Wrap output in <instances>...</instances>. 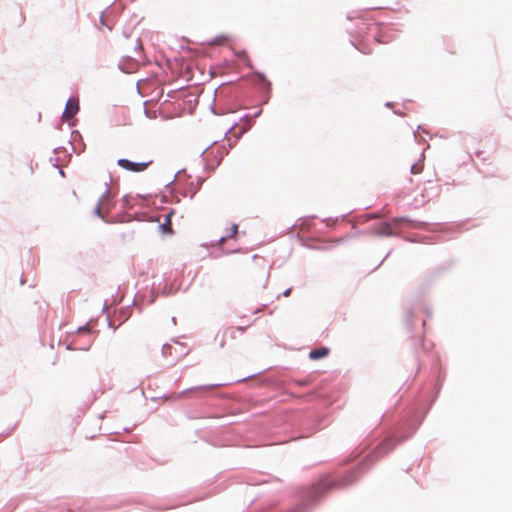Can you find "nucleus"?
<instances>
[{
	"instance_id": "14",
	"label": "nucleus",
	"mask_w": 512,
	"mask_h": 512,
	"mask_svg": "<svg viewBox=\"0 0 512 512\" xmlns=\"http://www.w3.org/2000/svg\"><path fill=\"white\" fill-rule=\"evenodd\" d=\"M399 222H400V219H395V220H394V223H395V224H398Z\"/></svg>"
},
{
	"instance_id": "6",
	"label": "nucleus",
	"mask_w": 512,
	"mask_h": 512,
	"mask_svg": "<svg viewBox=\"0 0 512 512\" xmlns=\"http://www.w3.org/2000/svg\"><path fill=\"white\" fill-rule=\"evenodd\" d=\"M108 198H109V189H106L105 190V193L101 196L97 206L95 207L94 211L95 213L103 218V215H102V208H104L108 202Z\"/></svg>"
},
{
	"instance_id": "2",
	"label": "nucleus",
	"mask_w": 512,
	"mask_h": 512,
	"mask_svg": "<svg viewBox=\"0 0 512 512\" xmlns=\"http://www.w3.org/2000/svg\"><path fill=\"white\" fill-rule=\"evenodd\" d=\"M152 162H153L152 160H147V161H142V162H132L127 159H119L117 161V164L121 168H123L127 171L138 173V172L145 171L152 164Z\"/></svg>"
},
{
	"instance_id": "10",
	"label": "nucleus",
	"mask_w": 512,
	"mask_h": 512,
	"mask_svg": "<svg viewBox=\"0 0 512 512\" xmlns=\"http://www.w3.org/2000/svg\"><path fill=\"white\" fill-rule=\"evenodd\" d=\"M423 171V163L418 162L411 166V173L414 175L420 174Z\"/></svg>"
},
{
	"instance_id": "13",
	"label": "nucleus",
	"mask_w": 512,
	"mask_h": 512,
	"mask_svg": "<svg viewBox=\"0 0 512 512\" xmlns=\"http://www.w3.org/2000/svg\"><path fill=\"white\" fill-rule=\"evenodd\" d=\"M290 293H291V289H287V290L283 293V295H284L285 297H288V296L290 295Z\"/></svg>"
},
{
	"instance_id": "7",
	"label": "nucleus",
	"mask_w": 512,
	"mask_h": 512,
	"mask_svg": "<svg viewBox=\"0 0 512 512\" xmlns=\"http://www.w3.org/2000/svg\"><path fill=\"white\" fill-rule=\"evenodd\" d=\"M328 354H329V349L327 347H321V348H317V349L312 350L309 353V357L312 360H318L320 358L326 357Z\"/></svg>"
},
{
	"instance_id": "1",
	"label": "nucleus",
	"mask_w": 512,
	"mask_h": 512,
	"mask_svg": "<svg viewBox=\"0 0 512 512\" xmlns=\"http://www.w3.org/2000/svg\"><path fill=\"white\" fill-rule=\"evenodd\" d=\"M226 153L227 150L223 145H213L206 149L203 153V157L207 168L214 170L218 167Z\"/></svg>"
},
{
	"instance_id": "11",
	"label": "nucleus",
	"mask_w": 512,
	"mask_h": 512,
	"mask_svg": "<svg viewBox=\"0 0 512 512\" xmlns=\"http://www.w3.org/2000/svg\"><path fill=\"white\" fill-rule=\"evenodd\" d=\"M226 40H227V37H225V36H221V37L216 38V39L214 40V43L222 44V43H224Z\"/></svg>"
},
{
	"instance_id": "5",
	"label": "nucleus",
	"mask_w": 512,
	"mask_h": 512,
	"mask_svg": "<svg viewBox=\"0 0 512 512\" xmlns=\"http://www.w3.org/2000/svg\"><path fill=\"white\" fill-rule=\"evenodd\" d=\"M394 446V442L392 438H386L384 439L377 447L376 452L380 455H383L387 452H389Z\"/></svg>"
},
{
	"instance_id": "4",
	"label": "nucleus",
	"mask_w": 512,
	"mask_h": 512,
	"mask_svg": "<svg viewBox=\"0 0 512 512\" xmlns=\"http://www.w3.org/2000/svg\"><path fill=\"white\" fill-rule=\"evenodd\" d=\"M79 110V103L77 99H69L66 103L65 110L63 112V119L69 121L72 119Z\"/></svg>"
},
{
	"instance_id": "3",
	"label": "nucleus",
	"mask_w": 512,
	"mask_h": 512,
	"mask_svg": "<svg viewBox=\"0 0 512 512\" xmlns=\"http://www.w3.org/2000/svg\"><path fill=\"white\" fill-rule=\"evenodd\" d=\"M370 231L372 234L377 236H391L395 233L394 225L389 222L376 224L370 229Z\"/></svg>"
},
{
	"instance_id": "8",
	"label": "nucleus",
	"mask_w": 512,
	"mask_h": 512,
	"mask_svg": "<svg viewBox=\"0 0 512 512\" xmlns=\"http://www.w3.org/2000/svg\"><path fill=\"white\" fill-rule=\"evenodd\" d=\"M393 40V37L390 36V35H386L384 33H378L376 36H375V41L378 43V44H387L389 42H391Z\"/></svg>"
},
{
	"instance_id": "12",
	"label": "nucleus",
	"mask_w": 512,
	"mask_h": 512,
	"mask_svg": "<svg viewBox=\"0 0 512 512\" xmlns=\"http://www.w3.org/2000/svg\"><path fill=\"white\" fill-rule=\"evenodd\" d=\"M216 385H209V386H203V387H198V388H194L193 390H203V391H208L210 389H212L213 387H215Z\"/></svg>"
},
{
	"instance_id": "9",
	"label": "nucleus",
	"mask_w": 512,
	"mask_h": 512,
	"mask_svg": "<svg viewBox=\"0 0 512 512\" xmlns=\"http://www.w3.org/2000/svg\"><path fill=\"white\" fill-rule=\"evenodd\" d=\"M238 233V225L234 224L230 228V233L220 239V243H223L227 238H234Z\"/></svg>"
},
{
	"instance_id": "15",
	"label": "nucleus",
	"mask_w": 512,
	"mask_h": 512,
	"mask_svg": "<svg viewBox=\"0 0 512 512\" xmlns=\"http://www.w3.org/2000/svg\"><path fill=\"white\" fill-rule=\"evenodd\" d=\"M482 154V152L477 153V157L480 158Z\"/></svg>"
}]
</instances>
